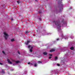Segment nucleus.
I'll return each mask as SVG.
<instances>
[{
	"mask_svg": "<svg viewBox=\"0 0 75 75\" xmlns=\"http://www.w3.org/2000/svg\"><path fill=\"white\" fill-rule=\"evenodd\" d=\"M37 32H38V30H37Z\"/></svg>",
	"mask_w": 75,
	"mask_h": 75,
	"instance_id": "obj_33",
	"label": "nucleus"
},
{
	"mask_svg": "<svg viewBox=\"0 0 75 75\" xmlns=\"http://www.w3.org/2000/svg\"><path fill=\"white\" fill-rule=\"evenodd\" d=\"M51 57H49V59H51Z\"/></svg>",
	"mask_w": 75,
	"mask_h": 75,
	"instance_id": "obj_22",
	"label": "nucleus"
},
{
	"mask_svg": "<svg viewBox=\"0 0 75 75\" xmlns=\"http://www.w3.org/2000/svg\"><path fill=\"white\" fill-rule=\"evenodd\" d=\"M74 47H71V48H70V49L71 50H74Z\"/></svg>",
	"mask_w": 75,
	"mask_h": 75,
	"instance_id": "obj_13",
	"label": "nucleus"
},
{
	"mask_svg": "<svg viewBox=\"0 0 75 75\" xmlns=\"http://www.w3.org/2000/svg\"><path fill=\"white\" fill-rule=\"evenodd\" d=\"M0 65H3V64H2V63H0Z\"/></svg>",
	"mask_w": 75,
	"mask_h": 75,
	"instance_id": "obj_27",
	"label": "nucleus"
},
{
	"mask_svg": "<svg viewBox=\"0 0 75 75\" xmlns=\"http://www.w3.org/2000/svg\"><path fill=\"white\" fill-rule=\"evenodd\" d=\"M34 67H37V63H35V64Z\"/></svg>",
	"mask_w": 75,
	"mask_h": 75,
	"instance_id": "obj_16",
	"label": "nucleus"
},
{
	"mask_svg": "<svg viewBox=\"0 0 75 75\" xmlns=\"http://www.w3.org/2000/svg\"><path fill=\"white\" fill-rule=\"evenodd\" d=\"M35 1H37V0H35Z\"/></svg>",
	"mask_w": 75,
	"mask_h": 75,
	"instance_id": "obj_35",
	"label": "nucleus"
},
{
	"mask_svg": "<svg viewBox=\"0 0 75 75\" xmlns=\"http://www.w3.org/2000/svg\"><path fill=\"white\" fill-rule=\"evenodd\" d=\"M11 60L12 61V62H16V63H19V62H20V61H15V60L12 59V58H11Z\"/></svg>",
	"mask_w": 75,
	"mask_h": 75,
	"instance_id": "obj_4",
	"label": "nucleus"
},
{
	"mask_svg": "<svg viewBox=\"0 0 75 75\" xmlns=\"http://www.w3.org/2000/svg\"><path fill=\"white\" fill-rule=\"evenodd\" d=\"M59 1L58 3H61L62 1V0H58Z\"/></svg>",
	"mask_w": 75,
	"mask_h": 75,
	"instance_id": "obj_14",
	"label": "nucleus"
},
{
	"mask_svg": "<svg viewBox=\"0 0 75 75\" xmlns=\"http://www.w3.org/2000/svg\"><path fill=\"white\" fill-rule=\"evenodd\" d=\"M2 74H4L5 73V72H4V70L2 69L1 71Z\"/></svg>",
	"mask_w": 75,
	"mask_h": 75,
	"instance_id": "obj_7",
	"label": "nucleus"
},
{
	"mask_svg": "<svg viewBox=\"0 0 75 75\" xmlns=\"http://www.w3.org/2000/svg\"><path fill=\"white\" fill-rule=\"evenodd\" d=\"M7 61L8 63H9V64H12V62H11L10 59H7Z\"/></svg>",
	"mask_w": 75,
	"mask_h": 75,
	"instance_id": "obj_5",
	"label": "nucleus"
},
{
	"mask_svg": "<svg viewBox=\"0 0 75 75\" xmlns=\"http://www.w3.org/2000/svg\"><path fill=\"white\" fill-rule=\"evenodd\" d=\"M39 20H40V21H41V18H39Z\"/></svg>",
	"mask_w": 75,
	"mask_h": 75,
	"instance_id": "obj_21",
	"label": "nucleus"
},
{
	"mask_svg": "<svg viewBox=\"0 0 75 75\" xmlns=\"http://www.w3.org/2000/svg\"><path fill=\"white\" fill-rule=\"evenodd\" d=\"M15 65H16V63L13 64V66H14Z\"/></svg>",
	"mask_w": 75,
	"mask_h": 75,
	"instance_id": "obj_25",
	"label": "nucleus"
},
{
	"mask_svg": "<svg viewBox=\"0 0 75 75\" xmlns=\"http://www.w3.org/2000/svg\"><path fill=\"white\" fill-rule=\"evenodd\" d=\"M2 52L3 53V54H5V53L4 52V51H2Z\"/></svg>",
	"mask_w": 75,
	"mask_h": 75,
	"instance_id": "obj_24",
	"label": "nucleus"
},
{
	"mask_svg": "<svg viewBox=\"0 0 75 75\" xmlns=\"http://www.w3.org/2000/svg\"><path fill=\"white\" fill-rule=\"evenodd\" d=\"M64 19H63V20L62 21V23H64Z\"/></svg>",
	"mask_w": 75,
	"mask_h": 75,
	"instance_id": "obj_19",
	"label": "nucleus"
},
{
	"mask_svg": "<svg viewBox=\"0 0 75 75\" xmlns=\"http://www.w3.org/2000/svg\"><path fill=\"white\" fill-rule=\"evenodd\" d=\"M17 3H18V4H19V3H20V2H19V1H17Z\"/></svg>",
	"mask_w": 75,
	"mask_h": 75,
	"instance_id": "obj_20",
	"label": "nucleus"
},
{
	"mask_svg": "<svg viewBox=\"0 0 75 75\" xmlns=\"http://www.w3.org/2000/svg\"><path fill=\"white\" fill-rule=\"evenodd\" d=\"M28 64H30V65H33V64L32 63H30V62L28 63Z\"/></svg>",
	"mask_w": 75,
	"mask_h": 75,
	"instance_id": "obj_12",
	"label": "nucleus"
},
{
	"mask_svg": "<svg viewBox=\"0 0 75 75\" xmlns=\"http://www.w3.org/2000/svg\"><path fill=\"white\" fill-rule=\"evenodd\" d=\"M30 42V41H27V43H25V44H26V45H28V43H29Z\"/></svg>",
	"mask_w": 75,
	"mask_h": 75,
	"instance_id": "obj_9",
	"label": "nucleus"
},
{
	"mask_svg": "<svg viewBox=\"0 0 75 75\" xmlns=\"http://www.w3.org/2000/svg\"><path fill=\"white\" fill-rule=\"evenodd\" d=\"M58 40H59V39H57V40L58 41Z\"/></svg>",
	"mask_w": 75,
	"mask_h": 75,
	"instance_id": "obj_29",
	"label": "nucleus"
},
{
	"mask_svg": "<svg viewBox=\"0 0 75 75\" xmlns=\"http://www.w3.org/2000/svg\"><path fill=\"white\" fill-rule=\"evenodd\" d=\"M29 33V32H28V31H27L26 32H25V34H28Z\"/></svg>",
	"mask_w": 75,
	"mask_h": 75,
	"instance_id": "obj_10",
	"label": "nucleus"
},
{
	"mask_svg": "<svg viewBox=\"0 0 75 75\" xmlns=\"http://www.w3.org/2000/svg\"><path fill=\"white\" fill-rule=\"evenodd\" d=\"M48 54V53L47 52H45L43 53V54L44 55H47V54Z\"/></svg>",
	"mask_w": 75,
	"mask_h": 75,
	"instance_id": "obj_6",
	"label": "nucleus"
},
{
	"mask_svg": "<svg viewBox=\"0 0 75 75\" xmlns=\"http://www.w3.org/2000/svg\"><path fill=\"white\" fill-rule=\"evenodd\" d=\"M4 37L5 40H7V38L8 37V35L5 32H4Z\"/></svg>",
	"mask_w": 75,
	"mask_h": 75,
	"instance_id": "obj_2",
	"label": "nucleus"
},
{
	"mask_svg": "<svg viewBox=\"0 0 75 75\" xmlns=\"http://www.w3.org/2000/svg\"><path fill=\"white\" fill-rule=\"evenodd\" d=\"M49 55H50V56H52V55L51 54H49Z\"/></svg>",
	"mask_w": 75,
	"mask_h": 75,
	"instance_id": "obj_23",
	"label": "nucleus"
},
{
	"mask_svg": "<svg viewBox=\"0 0 75 75\" xmlns=\"http://www.w3.org/2000/svg\"><path fill=\"white\" fill-rule=\"evenodd\" d=\"M74 38V37H73V38Z\"/></svg>",
	"mask_w": 75,
	"mask_h": 75,
	"instance_id": "obj_34",
	"label": "nucleus"
},
{
	"mask_svg": "<svg viewBox=\"0 0 75 75\" xmlns=\"http://www.w3.org/2000/svg\"><path fill=\"white\" fill-rule=\"evenodd\" d=\"M54 51H55V50L54 49H52L50 51V52H53Z\"/></svg>",
	"mask_w": 75,
	"mask_h": 75,
	"instance_id": "obj_8",
	"label": "nucleus"
},
{
	"mask_svg": "<svg viewBox=\"0 0 75 75\" xmlns=\"http://www.w3.org/2000/svg\"><path fill=\"white\" fill-rule=\"evenodd\" d=\"M57 66H59V64H57Z\"/></svg>",
	"mask_w": 75,
	"mask_h": 75,
	"instance_id": "obj_26",
	"label": "nucleus"
},
{
	"mask_svg": "<svg viewBox=\"0 0 75 75\" xmlns=\"http://www.w3.org/2000/svg\"><path fill=\"white\" fill-rule=\"evenodd\" d=\"M28 48H29L30 51V52H32L33 51V47H31V46L30 45L28 46Z\"/></svg>",
	"mask_w": 75,
	"mask_h": 75,
	"instance_id": "obj_3",
	"label": "nucleus"
},
{
	"mask_svg": "<svg viewBox=\"0 0 75 75\" xmlns=\"http://www.w3.org/2000/svg\"><path fill=\"white\" fill-rule=\"evenodd\" d=\"M55 59H58V57H56L55 58Z\"/></svg>",
	"mask_w": 75,
	"mask_h": 75,
	"instance_id": "obj_17",
	"label": "nucleus"
},
{
	"mask_svg": "<svg viewBox=\"0 0 75 75\" xmlns=\"http://www.w3.org/2000/svg\"><path fill=\"white\" fill-rule=\"evenodd\" d=\"M18 53L19 54V55H20V52L19 51H18Z\"/></svg>",
	"mask_w": 75,
	"mask_h": 75,
	"instance_id": "obj_18",
	"label": "nucleus"
},
{
	"mask_svg": "<svg viewBox=\"0 0 75 75\" xmlns=\"http://www.w3.org/2000/svg\"><path fill=\"white\" fill-rule=\"evenodd\" d=\"M53 23H55V25H56V27H58V26H59V28L61 27V23H60L59 21H54Z\"/></svg>",
	"mask_w": 75,
	"mask_h": 75,
	"instance_id": "obj_1",
	"label": "nucleus"
},
{
	"mask_svg": "<svg viewBox=\"0 0 75 75\" xmlns=\"http://www.w3.org/2000/svg\"><path fill=\"white\" fill-rule=\"evenodd\" d=\"M62 6H63V5L62 4Z\"/></svg>",
	"mask_w": 75,
	"mask_h": 75,
	"instance_id": "obj_30",
	"label": "nucleus"
},
{
	"mask_svg": "<svg viewBox=\"0 0 75 75\" xmlns=\"http://www.w3.org/2000/svg\"><path fill=\"white\" fill-rule=\"evenodd\" d=\"M11 20H13V19H11Z\"/></svg>",
	"mask_w": 75,
	"mask_h": 75,
	"instance_id": "obj_32",
	"label": "nucleus"
},
{
	"mask_svg": "<svg viewBox=\"0 0 75 75\" xmlns=\"http://www.w3.org/2000/svg\"><path fill=\"white\" fill-rule=\"evenodd\" d=\"M39 13H41V12H40V11H39Z\"/></svg>",
	"mask_w": 75,
	"mask_h": 75,
	"instance_id": "obj_31",
	"label": "nucleus"
},
{
	"mask_svg": "<svg viewBox=\"0 0 75 75\" xmlns=\"http://www.w3.org/2000/svg\"><path fill=\"white\" fill-rule=\"evenodd\" d=\"M11 42H13V41H14V39H11Z\"/></svg>",
	"mask_w": 75,
	"mask_h": 75,
	"instance_id": "obj_15",
	"label": "nucleus"
},
{
	"mask_svg": "<svg viewBox=\"0 0 75 75\" xmlns=\"http://www.w3.org/2000/svg\"><path fill=\"white\" fill-rule=\"evenodd\" d=\"M72 8H71V7H70V9H72Z\"/></svg>",
	"mask_w": 75,
	"mask_h": 75,
	"instance_id": "obj_28",
	"label": "nucleus"
},
{
	"mask_svg": "<svg viewBox=\"0 0 75 75\" xmlns=\"http://www.w3.org/2000/svg\"><path fill=\"white\" fill-rule=\"evenodd\" d=\"M38 63V64H42V62L39 61Z\"/></svg>",
	"mask_w": 75,
	"mask_h": 75,
	"instance_id": "obj_11",
	"label": "nucleus"
}]
</instances>
